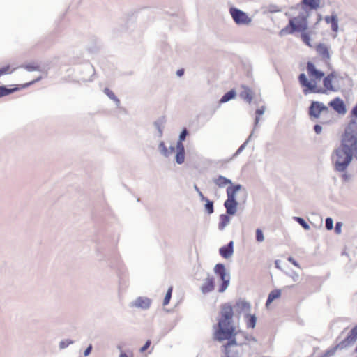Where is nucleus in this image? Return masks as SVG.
<instances>
[{"mask_svg": "<svg viewBox=\"0 0 357 357\" xmlns=\"http://www.w3.org/2000/svg\"><path fill=\"white\" fill-rule=\"evenodd\" d=\"M117 349H118L121 352V351H123L121 350V347L120 345L117 346Z\"/></svg>", "mask_w": 357, "mask_h": 357, "instance_id": "nucleus-60", "label": "nucleus"}, {"mask_svg": "<svg viewBox=\"0 0 357 357\" xmlns=\"http://www.w3.org/2000/svg\"><path fill=\"white\" fill-rule=\"evenodd\" d=\"M214 273L220 278L221 283L219 285L218 292L223 293L229 287L230 274L227 273L223 264L219 263L214 266Z\"/></svg>", "mask_w": 357, "mask_h": 357, "instance_id": "nucleus-7", "label": "nucleus"}, {"mask_svg": "<svg viewBox=\"0 0 357 357\" xmlns=\"http://www.w3.org/2000/svg\"><path fill=\"white\" fill-rule=\"evenodd\" d=\"M194 188H195V190L197 192H199V191H200V190H199V188L197 186V185H194Z\"/></svg>", "mask_w": 357, "mask_h": 357, "instance_id": "nucleus-59", "label": "nucleus"}, {"mask_svg": "<svg viewBox=\"0 0 357 357\" xmlns=\"http://www.w3.org/2000/svg\"><path fill=\"white\" fill-rule=\"evenodd\" d=\"M294 220L298 222L304 229L309 230L310 229V225L306 221L301 217H294Z\"/></svg>", "mask_w": 357, "mask_h": 357, "instance_id": "nucleus-32", "label": "nucleus"}, {"mask_svg": "<svg viewBox=\"0 0 357 357\" xmlns=\"http://www.w3.org/2000/svg\"><path fill=\"white\" fill-rule=\"evenodd\" d=\"M321 0H302L303 6L309 7L311 10H316L319 7Z\"/></svg>", "mask_w": 357, "mask_h": 357, "instance_id": "nucleus-25", "label": "nucleus"}, {"mask_svg": "<svg viewBox=\"0 0 357 357\" xmlns=\"http://www.w3.org/2000/svg\"><path fill=\"white\" fill-rule=\"evenodd\" d=\"M235 307L239 313L245 312L247 314L251 309V305L249 302L245 300H238L236 303Z\"/></svg>", "mask_w": 357, "mask_h": 357, "instance_id": "nucleus-16", "label": "nucleus"}, {"mask_svg": "<svg viewBox=\"0 0 357 357\" xmlns=\"http://www.w3.org/2000/svg\"><path fill=\"white\" fill-rule=\"evenodd\" d=\"M184 74V70L183 69H179L176 71V75L178 77H181Z\"/></svg>", "mask_w": 357, "mask_h": 357, "instance_id": "nucleus-54", "label": "nucleus"}, {"mask_svg": "<svg viewBox=\"0 0 357 357\" xmlns=\"http://www.w3.org/2000/svg\"><path fill=\"white\" fill-rule=\"evenodd\" d=\"M298 81L302 86L306 88L303 90V93L305 95L310 92L317 93H324L326 92V91L323 89H317L316 82H310L305 73H301L299 75Z\"/></svg>", "mask_w": 357, "mask_h": 357, "instance_id": "nucleus-8", "label": "nucleus"}, {"mask_svg": "<svg viewBox=\"0 0 357 357\" xmlns=\"http://www.w3.org/2000/svg\"><path fill=\"white\" fill-rule=\"evenodd\" d=\"M314 130L316 134H320L322 131V127L319 124H316L314 126Z\"/></svg>", "mask_w": 357, "mask_h": 357, "instance_id": "nucleus-48", "label": "nucleus"}, {"mask_svg": "<svg viewBox=\"0 0 357 357\" xmlns=\"http://www.w3.org/2000/svg\"><path fill=\"white\" fill-rule=\"evenodd\" d=\"M289 275V277H291L292 278V280L294 282H296L298 280V278H299V275L297 273H296L295 271H293Z\"/></svg>", "mask_w": 357, "mask_h": 357, "instance_id": "nucleus-47", "label": "nucleus"}, {"mask_svg": "<svg viewBox=\"0 0 357 357\" xmlns=\"http://www.w3.org/2000/svg\"><path fill=\"white\" fill-rule=\"evenodd\" d=\"M321 112H328V108L321 102L312 101L309 107L310 116L317 119Z\"/></svg>", "mask_w": 357, "mask_h": 357, "instance_id": "nucleus-10", "label": "nucleus"}, {"mask_svg": "<svg viewBox=\"0 0 357 357\" xmlns=\"http://www.w3.org/2000/svg\"><path fill=\"white\" fill-rule=\"evenodd\" d=\"M236 345L237 343L236 339H233L232 340L227 342V343L224 346L226 357H238L237 352L231 349L232 347Z\"/></svg>", "mask_w": 357, "mask_h": 357, "instance_id": "nucleus-17", "label": "nucleus"}, {"mask_svg": "<svg viewBox=\"0 0 357 357\" xmlns=\"http://www.w3.org/2000/svg\"><path fill=\"white\" fill-rule=\"evenodd\" d=\"M234 311L229 303L221 305L220 317L218 319L217 328L213 333V339L218 342L223 340H232L236 335L234 324Z\"/></svg>", "mask_w": 357, "mask_h": 357, "instance_id": "nucleus-1", "label": "nucleus"}, {"mask_svg": "<svg viewBox=\"0 0 357 357\" xmlns=\"http://www.w3.org/2000/svg\"><path fill=\"white\" fill-rule=\"evenodd\" d=\"M73 342H74L73 340H70L69 339L62 340L59 342V349H64L67 348L70 344H73Z\"/></svg>", "mask_w": 357, "mask_h": 357, "instance_id": "nucleus-37", "label": "nucleus"}, {"mask_svg": "<svg viewBox=\"0 0 357 357\" xmlns=\"http://www.w3.org/2000/svg\"><path fill=\"white\" fill-rule=\"evenodd\" d=\"M175 149H176V148L174 146H171L168 149V151H169V155H171L175 151Z\"/></svg>", "mask_w": 357, "mask_h": 357, "instance_id": "nucleus-55", "label": "nucleus"}, {"mask_svg": "<svg viewBox=\"0 0 357 357\" xmlns=\"http://www.w3.org/2000/svg\"><path fill=\"white\" fill-rule=\"evenodd\" d=\"M254 135V130L251 132L250 135L248 137V139L242 144L240 147L237 149L234 156H237L239 155L246 147L247 144L249 143V142L251 140L252 136Z\"/></svg>", "mask_w": 357, "mask_h": 357, "instance_id": "nucleus-30", "label": "nucleus"}, {"mask_svg": "<svg viewBox=\"0 0 357 357\" xmlns=\"http://www.w3.org/2000/svg\"><path fill=\"white\" fill-rule=\"evenodd\" d=\"M119 357H128L124 351L120 353Z\"/></svg>", "mask_w": 357, "mask_h": 357, "instance_id": "nucleus-58", "label": "nucleus"}, {"mask_svg": "<svg viewBox=\"0 0 357 357\" xmlns=\"http://www.w3.org/2000/svg\"><path fill=\"white\" fill-rule=\"evenodd\" d=\"M342 223L340 222H337L336 224H335V232L337 234H341L342 232Z\"/></svg>", "mask_w": 357, "mask_h": 357, "instance_id": "nucleus-43", "label": "nucleus"}, {"mask_svg": "<svg viewBox=\"0 0 357 357\" xmlns=\"http://www.w3.org/2000/svg\"><path fill=\"white\" fill-rule=\"evenodd\" d=\"M201 200L202 201H206L207 199H208L207 197H204V195L202 194V192L201 191H199V192H197Z\"/></svg>", "mask_w": 357, "mask_h": 357, "instance_id": "nucleus-53", "label": "nucleus"}, {"mask_svg": "<svg viewBox=\"0 0 357 357\" xmlns=\"http://www.w3.org/2000/svg\"><path fill=\"white\" fill-rule=\"evenodd\" d=\"M92 349H93L92 345H91V344H89V345L87 347V348L84 350V355L85 356H89V355L91 354V351H92Z\"/></svg>", "mask_w": 357, "mask_h": 357, "instance_id": "nucleus-49", "label": "nucleus"}, {"mask_svg": "<svg viewBox=\"0 0 357 357\" xmlns=\"http://www.w3.org/2000/svg\"><path fill=\"white\" fill-rule=\"evenodd\" d=\"M189 135V132L187 128H183L179 135L178 141L183 142L185 140L186 137Z\"/></svg>", "mask_w": 357, "mask_h": 357, "instance_id": "nucleus-40", "label": "nucleus"}, {"mask_svg": "<svg viewBox=\"0 0 357 357\" xmlns=\"http://www.w3.org/2000/svg\"><path fill=\"white\" fill-rule=\"evenodd\" d=\"M165 123V119L164 116L158 118L153 123L155 128L158 130V137H161L163 134L164 125Z\"/></svg>", "mask_w": 357, "mask_h": 357, "instance_id": "nucleus-21", "label": "nucleus"}, {"mask_svg": "<svg viewBox=\"0 0 357 357\" xmlns=\"http://www.w3.org/2000/svg\"><path fill=\"white\" fill-rule=\"evenodd\" d=\"M265 112V107H261V108H259L256 110L255 113H256V117L255 119V126H254V130L256 128V126L258 125L259 123V116L264 114Z\"/></svg>", "mask_w": 357, "mask_h": 357, "instance_id": "nucleus-33", "label": "nucleus"}, {"mask_svg": "<svg viewBox=\"0 0 357 357\" xmlns=\"http://www.w3.org/2000/svg\"><path fill=\"white\" fill-rule=\"evenodd\" d=\"M325 22L327 24H331L333 31L337 32L338 31V17L336 14H333L331 16H326Z\"/></svg>", "mask_w": 357, "mask_h": 357, "instance_id": "nucleus-19", "label": "nucleus"}, {"mask_svg": "<svg viewBox=\"0 0 357 357\" xmlns=\"http://www.w3.org/2000/svg\"><path fill=\"white\" fill-rule=\"evenodd\" d=\"M151 345V340H147L145 344L140 348V352L143 353L148 349Z\"/></svg>", "mask_w": 357, "mask_h": 357, "instance_id": "nucleus-44", "label": "nucleus"}, {"mask_svg": "<svg viewBox=\"0 0 357 357\" xmlns=\"http://www.w3.org/2000/svg\"><path fill=\"white\" fill-rule=\"evenodd\" d=\"M307 71L310 76L314 77L317 79H320L324 76V73L317 70L314 63L310 61L307 63Z\"/></svg>", "mask_w": 357, "mask_h": 357, "instance_id": "nucleus-15", "label": "nucleus"}, {"mask_svg": "<svg viewBox=\"0 0 357 357\" xmlns=\"http://www.w3.org/2000/svg\"><path fill=\"white\" fill-rule=\"evenodd\" d=\"M215 288V278L207 274V277L204 281V283L201 286V291L202 294H206L210 293L214 290Z\"/></svg>", "mask_w": 357, "mask_h": 357, "instance_id": "nucleus-12", "label": "nucleus"}, {"mask_svg": "<svg viewBox=\"0 0 357 357\" xmlns=\"http://www.w3.org/2000/svg\"><path fill=\"white\" fill-rule=\"evenodd\" d=\"M353 159L354 157L340 145L334 150L332 155L335 170L339 172H345Z\"/></svg>", "mask_w": 357, "mask_h": 357, "instance_id": "nucleus-5", "label": "nucleus"}, {"mask_svg": "<svg viewBox=\"0 0 357 357\" xmlns=\"http://www.w3.org/2000/svg\"><path fill=\"white\" fill-rule=\"evenodd\" d=\"M18 90V87L8 88L6 86H0V98L8 96Z\"/></svg>", "mask_w": 357, "mask_h": 357, "instance_id": "nucleus-28", "label": "nucleus"}, {"mask_svg": "<svg viewBox=\"0 0 357 357\" xmlns=\"http://www.w3.org/2000/svg\"><path fill=\"white\" fill-rule=\"evenodd\" d=\"M176 151H185V147L183 144V142L178 141L176 146Z\"/></svg>", "mask_w": 357, "mask_h": 357, "instance_id": "nucleus-42", "label": "nucleus"}, {"mask_svg": "<svg viewBox=\"0 0 357 357\" xmlns=\"http://www.w3.org/2000/svg\"><path fill=\"white\" fill-rule=\"evenodd\" d=\"M335 77V73L334 72H332L324 78L323 84H324V86L327 90H329L331 91H335V89L332 84L333 79Z\"/></svg>", "mask_w": 357, "mask_h": 357, "instance_id": "nucleus-20", "label": "nucleus"}, {"mask_svg": "<svg viewBox=\"0 0 357 357\" xmlns=\"http://www.w3.org/2000/svg\"><path fill=\"white\" fill-rule=\"evenodd\" d=\"M302 38L305 43L309 44L310 38L307 34H305V33L302 34Z\"/></svg>", "mask_w": 357, "mask_h": 357, "instance_id": "nucleus-52", "label": "nucleus"}, {"mask_svg": "<svg viewBox=\"0 0 357 357\" xmlns=\"http://www.w3.org/2000/svg\"><path fill=\"white\" fill-rule=\"evenodd\" d=\"M321 20H322V16H321V15L318 14V15H317V21L316 24H318L320 21H321Z\"/></svg>", "mask_w": 357, "mask_h": 357, "instance_id": "nucleus-57", "label": "nucleus"}, {"mask_svg": "<svg viewBox=\"0 0 357 357\" xmlns=\"http://www.w3.org/2000/svg\"><path fill=\"white\" fill-rule=\"evenodd\" d=\"M242 188L241 184H236L234 186L228 187L227 188V199L224 202V206L226 208V214H221L219 217L220 222L218 224V229L220 231L230 223V215H234L237 211L238 203L236 199V193Z\"/></svg>", "mask_w": 357, "mask_h": 357, "instance_id": "nucleus-2", "label": "nucleus"}, {"mask_svg": "<svg viewBox=\"0 0 357 357\" xmlns=\"http://www.w3.org/2000/svg\"><path fill=\"white\" fill-rule=\"evenodd\" d=\"M287 260L289 262H291L293 265H294L295 266L300 267L299 264L297 263V261L292 257H289Z\"/></svg>", "mask_w": 357, "mask_h": 357, "instance_id": "nucleus-51", "label": "nucleus"}, {"mask_svg": "<svg viewBox=\"0 0 357 357\" xmlns=\"http://www.w3.org/2000/svg\"><path fill=\"white\" fill-rule=\"evenodd\" d=\"M310 16L308 11L301 12L298 15L289 20L288 25L281 29L280 36L293 34L295 32L305 31L308 26L307 17Z\"/></svg>", "mask_w": 357, "mask_h": 357, "instance_id": "nucleus-4", "label": "nucleus"}, {"mask_svg": "<svg viewBox=\"0 0 357 357\" xmlns=\"http://www.w3.org/2000/svg\"><path fill=\"white\" fill-rule=\"evenodd\" d=\"M329 105L338 114H344L347 112L344 101L338 97L332 100Z\"/></svg>", "mask_w": 357, "mask_h": 357, "instance_id": "nucleus-13", "label": "nucleus"}, {"mask_svg": "<svg viewBox=\"0 0 357 357\" xmlns=\"http://www.w3.org/2000/svg\"><path fill=\"white\" fill-rule=\"evenodd\" d=\"M325 227L327 230H331L333 228V220L331 218L328 217L326 218Z\"/></svg>", "mask_w": 357, "mask_h": 357, "instance_id": "nucleus-38", "label": "nucleus"}, {"mask_svg": "<svg viewBox=\"0 0 357 357\" xmlns=\"http://www.w3.org/2000/svg\"><path fill=\"white\" fill-rule=\"evenodd\" d=\"M236 95V91L231 89L225 93L220 100V103H225L235 98Z\"/></svg>", "mask_w": 357, "mask_h": 357, "instance_id": "nucleus-26", "label": "nucleus"}, {"mask_svg": "<svg viewBox=\"0 0 357 357\" xmlns=\"http://www.w3.org/2000/svg\"><path fill=\"white\" fill-rule=\"evenodd\" d=\"M10 65L5 66L0 68V77L9 73H12L13 70L10 71Z\"/></svg>", "mask_w": 357, "mask_h": 357, "instance_id": "nucleus-41", "label": "nucleus"}, {"mask_svg": "<svg viewBox=\"0 0 357 357\" xmlns=\"http://www.w3.org/2000/svg\"><path fill=\"white\" fill-rule=\"evenodd\" d=\"M243 91L240 93V97L248 103L252 100V91L247 86H243Z\"/></svg>", "mask_w": 357, "mask_h": 357, "instance_id": "nucleus-22", "label": "nucleus"}, {"mask_svg": "<svg viewBox=\"0 0 357 357\" xmlns=\"http://www.w3.org/2000/svg\"><path fill=\"white\" fill-rule=\"evenodd\" d=\"M357 340V325L349 332L347 336L335 346L326 350L321 357H331L335 355L337 350L347 349L351 347Z\"/></svg>", "mask_w": 357, "mask_h": 357, "instance_id": "nucleus-6", "label": "nucleus"}, {"mask_svg": "<svg viewBox=\"0 0 357 357\" xmlns=\"http://www.w3.org/2000/svg\"><path fill=\"white\" fill-rule=\"evenodd\" d=\"M281 296L280 289H274L271 291L267 298L266 305H269L275 299L278 298Z\"/></svg>", "mask_w": 357, "mask_h": 357, "instance_id": "nucleus-23", "label": "nucleus"}, {"mask_svg": "<svg viewBox=\"0 0 357 357\" xmlns=\"http://www.w3.org/2000/svg\"><path fill=\"white\" fill-rule=\"evenodd\" d=\"M40 79H41V77H37V79H36L35 80H33V81H31V82H29V83L24 84L22 86V88H26V87H27V86H31V85L33 84L34 83H36V82H37L40 81Z\"/></svg>", "mask_w": 357, "mask_h": 357, "instance_id": "nucleus-45", "label": "nucleus"}, {"mask_svg": "<svg viewBox=\"0 0 357 357\" xmlns=\"http://www.w3.org/2000/svg\"><path fill=\"white\" fill-rule=\"evenodd\" d=\"M175 160L177 164H183L185 161V151H176Z\"/></svg>", "mask_w": 357, "mask_h": 357, "instance_id": "nucleus-34", "label": "nucleus"}, {"mask_svg": "<svg viewBox=\"0 0 357 357\" xmlns=\"http://www.w3.org/2000/svg\"><path fill=\"white\" fill-rule=\"evenodd\" d=\"M354 352H355V353H357V347L355 348V349H354Z\"/></svg>", "mask_w": 357, "mask_h": 357, "instance_id": "nucleus-61", "label": "nucleus"}, {"mask_svg": "<svg viewBox=\"0 0 357 357\" xmlns=\"http://www.w3.org/2000/svg\"><path fill=\"white\" fill-rule=\"evenodd\" d=\"M340 145L357 160V124L354 121H351L345 128Z\"/></svg>", "mask_w": 357, "mask_h": 357, "instance_id": "nucleus-3", "label": "nucleus"}, {"mask_svg": "<svg viewBox=\"0 0 357 357\" xmlns=\"http://www.w3.org/2000/svg\"><path fill=\"white\" fill-rule=\"evenodd\" d=\"M352 114L356 116L357 117V104L356 105V106L353 108L352 109Z\"/></svg>", "mask_w": 357, "mask_h": 357, "instance_id": "nucleus-56", "label": "nucleus"}, {"mask_svg": "<svg viewBox=\"0 0 357 357\" xmlns=\"http://www.w3.org/2000/svg\"><path fill=\"white\" fill-rule=\"evenodd\" d=\"M276 266H279V264H278V261H275Z\"/></svg>", "mask_w": 357, "mask_h": 357, "instance_id": "nucleus-62", "label": "nucleus"}, {"mask_svg": "<svg viewBox=\"0 0 357 357\" xmlns=\"http://www.w3.org/2000/svg\"><path fill=\"white\" fill-rule=\"evenodd\" d=\"M351 175L344 172V174L342 175V178L344 181H349L351 179Z\"/></svg>", "mask_w": 357, "mask_h": 357, "instance_id": "nucleus-50", "label": "nucleus"}, {"mask_svg": "<svg viewBox=\"0 0 357 357\" xmlns=\"http://www.w3.org/2000/svg\"><path fill=\"white\" fill-rule=\"evenodd\" d=\"M276 266H279V264H278V261H275Z\"/></svg>", "mask_w": 357, "mask_h": 357, "instance_id": "nucleus-63", "label": "nucleus"}, {"mask_svg": "<svg viewBox=\"0 0 357 357\" xmlns=\"http://www.w3.org/2000/svg\"><path fill=\"white\" fill-rule=\"evenodd\" d=\"M104 93L112 100H113L117 107L120 105L119 99L115 96V94L108 88H105L103 90Z\"/></svg>", "mask_w": 357, "mask_h": 357, "instance_id": "nucleus-27", "label": "nucleus"}, {"mask_svg": "<svg viewBox=\"0 0 357 357\" xmlns=\"http://www.w3.org/2000/svg\"><path fill=\"white\" fill-rule=\"evenodd\" d=\"M158 151L161 155L163 156L168 158L169 156V153L168 151V148L166 147L165 142L161 141L158 144Z\"/></svg>", "mask_w": 357, "mask_h": 357, "instance_id": "nucleus-31", "label": "nucleus"}, {"mask_svg": "<svg viewBox=\"0 0 357 357\" xmlns=\"http://www.w3.org/2000/svg\"><path fill=\"white\" fill-rule=\"evenodd\" d=\"M152 300L146 296H139L129 303L131 308L147 310L150 308Z\"/></svg>", "mask_w": 357, "mask_h": 357, "instance_id": "nucleus-11", "label": "nucleus"}, {"mask_svg": "<svg viewBox=\"0 0 357 357\" xmlns=\"http://www.w3.org/2000/svg\"><path fill=\"white\" fill-rule=\"evenodd\" d=\"M205 202H206V204L204 205V208H205L206 211L208 214H212L214 211L213 202L209 199H207Z\"/></svg>", "mask_w": 357, "mask_h": 357, "instance_id": "nucleus-35", "label": "nucleus"}, {"mask_svg": "<svg viewBox=\"0 0 357 357\" xmlns=\"http://www.w3.org/2000/svg\"><path fill=\"white\" fill-rule=\"evenodd\" d=\"M28 71H34L38 70V67L31 64L26 65L24 67Z\"/></svg>", "mask_w": 357, "mask_h": 357, "instance_id": "nucleus-46", "label": "nucleus"}, {"mask_svg": "<svg viewBox=\"0 0 357 357\" xmlns=\"http://www.w3.org/2000/svg\"><path fill=\"white\" fill-rule=\"evenodd\" d=\"M245 319L248 328H254L256 326L257 317L255 314L247 313L245 314Z\"/></svg>", "mask_w": 357, "mask_h": 357, "instance_id": "nucleus-24", "label": "nucleus"}, {"mask_svg": "<svg viewBox=\"0 0 357 357\" xmlns=\"http://www.w3.org/2000/svg\"><path fill=\"white\" fill-rule=\"evenodd\" d=\"M229 13L234 22L238 25H246L251 22V18L247 13L237 8L231 7Z\"/></svg>", "mask_w": 357, "mask_h": 357, "instance_id": "nucleus-9", "label": "nucleus"}, {"mask_svg": "<svg viewBox=\"0 0 357 357\" xmlns=\"http://www.w3.org/2000/svg\"><path fill=\"white\" fill-rule=\"evenodd\" d=\"M213 182L220 188H225L227 185H231L229 187L234 186L231 179L227 178L223 176H218L217 178L213 179Z\"/></svg>", "mask_w": 357, "mask_h": 357, "instance_id": "nucleus-18", "label": "nucleus"}, {"mask_svg": "<svg viewBox=\"0 0 357 357\" xmlns=\"http://www.w3.org/2000/svg\"><path fill=\"white\" fill-rule=\"evenodd\" d=\"M264 240L263 231L261 229H256V241L257 242H262Z\"/></svg>", "mask_w": 357, "mask_h": 357, "instance_id": "nucleus-39", "label": "nucleus"}, {"mask_svg": "<svg viewBox=\"0 0 357 357\" xmlns=\"http://www.w3.org/2000/svg\"><path fill=\"white\" fill-rule=\"evenodd\" d=\"M172 291H173V288L172 287H170L167 292H166V294H165V296L164 298V300H163V305H167L169 303V301L171 300V298H172Z\"/></svg>", "mask_w": 357, "mask_h": 357, "instance_id": "nucleus-36", "label": "nucleus"}, {"mask_svg": "<svg viewBox=\"0 0 357 357\" xmlns=\"http://www.w3.org/2000/svg\"><path fill=\"white\" fill-rule=\"evenodd\" d=\"M220 255L225 259H229L234 253V241H229L226 245L219 249Z\"/></svg>", "mask_w": 357, "mask_h": 357, "instance_id": "nucleus-14", "label": "nucleus"}, {"mask_svg": "<svg viewBox=\"0 0 357 357\" xmlns=\"http://www.w3.org/2000/svg\"><path fill=\"white\" fill-rule=\"evenodd\" d=\"M317 51L324 58L328 59L330 57L328 50L324 44L318 45L317 47Z\"/></svg>", "mask_w": 357, "mask_h": 357, "instance_id": "nucleus-29", "label": "nucleus"}]
</instances>
